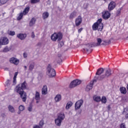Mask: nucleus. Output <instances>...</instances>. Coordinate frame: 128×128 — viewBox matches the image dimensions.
<instances>
[{
	"mask_svg": "<svg viewBox=\"0 0 128 128\" xmlns=\"http://www.w3.org/2000/svg\"><path fill=\"white\" fill-rule=\"evenodd\" d=\"M102 19L100 18L96 22L94 23L92 26V30H98V32H102L104 28V24L102 22Z\"/></svg>",
	"mask_w": 128,
	"mask_h": 128,
	"instance_id": "nucleus-2",
	"label": "nucleus"
},
{
	"mask_svg": "<svg viewBox=\"0 0 128 128\" xmlns=\"http://www.w3.org/2000/svg\"><path fill=\"white\" fill-rule=\"evenodd\" d=\"M104 2L106 1V0H104Z\"/></svg>",
	"mask_w": 128,
	"mask_h": 128,
	"instance_id": "nucleus-51",
	"label": "nucleus"
},
{
	"mask_svg": "<svg viewBox=\"0 0 128 128\" xmlns=\"http://www.w3.org/2000/svg\"><path fill=\"white\" fill-rule=\"evenodd\" d=\"M66 116L62 112H60L58 114L57 118L55 119V124L58 126H60L62 125V120H64Z\"/></svg>",
	"mask_w": 128,
	"mask_h": 128,
	"instance_id": "nucleus-3",
	"label": "nucleus"
},
{
	"mask_svg": "<svg viewBox=\"0 0 128 128\" xmlns=\"http://www.w3.org/2000/svg\"><path fill=\"white\" fill-rule=\"evenodd\" d=\"M81 83H82V81H80L79 80H74L71 82L70 87V88H76V86H78V84H80Z\"/></svg>",
	"mask_w": 128,
	"mask_h": 128,
	"instance_id": "nucleus-8",
	"label": "nucleus"
},
{
	"mask_svg": "<svg viewBox=\"0 0 128 128\" xmlns=\"http://www.w3.org/2000/svg\"><path fill=\"white\" fill-rule=\"evenodd\" d=\"M96 82V80H94L93 81H91L90 82V84L86 86V92H90V90H92V86H94V82Z\"/></svg>",
	"mask_w": 128,
	"mask_h": 128,
	"instance_id": "nucleus-13",
	"label": "nucleus"
},
{
	"mask_svg": "<svg viewBox=\"0 0 128 128\" xmlns=\"http://www.w3.org/2000/svg\"><path fill=\"white\" fill-rule=\"evenodd\" d=\"M34 66H35L34 62H32L30 64L29 66V70L30 71L32 70L34 68Z\"/></svg>",
	"mask_w": 128,
	"mask_h": 128,
	"instance_id": "nucleus-29",
	"label": "nucleus"
},
{
	"mask_svg": "<svg viewBox=\"0 0 128 128\" xmlns=\"http://www.w3.org/2000/svg\"><path fill=\"white\" fill-rule=\"evenodd\" d=\"M28 84L26 82L24 81L23 83L18 84L16 88V90L18 94H19L22 102L26 100V93L24 92V90H26Z\"/></svg>",
	"mask_w": 128,
	"mask_h": 128,
	"instance_id": "nucleus-1",
	"label": "nucleus"
},
{
	"mask_svg": "<svg viewBox=\"0 0 128 128\" xmlns=\"http://www.w3.org/2000/svg\"><path fill=\"white\" fill-rule=\"evenodd\" d=\"M126 118H128V113L126 115Z\"/></svg>",
	"mask_w": 128,
	"mask_h": 128,
	"instance_id": "nucleus-49",
	"label": "nucleus"
},
{
	"mask_svg": "<svg viewBox=\"0 0 128 128\" xmlns=\"http://www.w3.org/2000/svg\"><path fill=\"white\" fill-rule=\"evenodd\" d=\"M82 104H84V100H78L75 104V110H80Z\"/></svg>",
	"mask_w": 128,
	"mask_h": 128,
	"instance_id": "nucleus-9",
	"label": "nucleus"
},
{
	"mask_svg": "<svg viewBox=\"0 0 128 128\" xmlns=\"http://www.w3.org/2000/svg\"><path fill=\"white\" fill-rule=\"evenodd\" d=\"M51 40L52 42H60L62 39V34L60 32L58 33L54 32L51 36Z\"/></svg>",
	"mask_w": 128,
	"mask_h": 128,
	"instance_id": "nucleus-4",
	"label": "nucleus"
},
{
	"mask_svg": "<svg viewBox=\"0 0 128 128\" xmlns=\"http://www.w3.org/2000/svg\"><path fill=\"white\" fill-rule=\"evenodd\" d=\"M10 64H15L16 66H18V64H20V60H18V58H12L10 60Z\"/></svg>",
	"mask_w": 128,
	"mask_h": 128,
	"instance_id": "nucleus-11",
	"label": "nucleus"
},
{
	"mask_svg": "<svg viewBox=\"0 0 128 128\" xmlns=\"http://www.w3.org/2000/svg\"><path fill=\"white\" fill-rule=\"evenodd\" d=\"M42 94L43 96H46L48 94V86L46 85L44 86L42 90Z\"/></svg>",
	"mask_w": 128,
	"mask_h": 128,
	"instance_id": "nucleus-16",
	"label": "nucleus"
},
{
	"mask_svg": "<svg viewBox=\"0 0 128 128\" xmlns=\"http://www.w3.org/2000/svg\"><path fill=\"white\" fill-rule=\"evenodd\" d=\"M46 74L50 78H54V76H56V70L52 68L50 64H49L48 66Z\"/></svg>",
	"mask_w": 128,
	"mask_h": 128,
	"instance_id": "nucleus-5",
	"label": "nucleus"
},
{
	"mask_svg": "<svg viewBox=\"0 0 128 128\" xmlns=\"http://www.w3.org/2000/svg\"><path fill=\"white\" fill-rule=\"evenodd\" d=\"M82 28H80L78 30V32H82Z\"/></svg>",
	"mask_w": 128,
	"mask_h": 128,
	"instance_id": "nucleus-44",
	"label": "nucleus"
},
{
	"mask_svg": "<svg viewBox=\"0 0 128 128\" xmlns=\"http://www.w3.org/2000/svg\"><path fill=\"white\" fill-rule=\"evenodd\" d=\"M124 112H128V108H124Z\"/></svg>",
	"mask_w": 128,
	"mask_h": 128,
	"instance_id": "nucleus-43",
	"label": "nucleus"
},
{
	"mask_svg": "<svg viewBox=\"0 0 128 128\" xmlns=\"http://www.w3.org/2000/svg\"><path fill=\"white\" fill-rule=\"evenodd\" d=\"M31 36L32 38H34V36H36L34 35V32H32Z\"/></svg>",
	"mask_w": 128,
	"mask_h": 128,
	"instance_id": "nucleus-40",
	"label": "nucleus"
},
{
	"mask_svg": "<svg viewBox=\"0 0 128 128\" xmlns=\"http://www.w3.org/2000/svg\"><path fill=\"white\" fill-rule=\"evenodd\" d=\"M18 114H20V112H18Z\"/></svg>",
	"mask_w": 128,
	"mask_h": 128,
	"instance_id": "nucleus-52",
	"label": "nucleus"
},
{
	"mask_svg": "<svg viewBox=\"0 0 128 128\" xmlns=\"http://www.w3.org/2000/svg\"><path fill=\"white\" fill-rule=\"evenodd\" d=\"M62 100V96L60 94H57L54 98V100L56 102H60Z\"/></svg>",
	"mask_w": 128,
	"mask_h": 128,
	"instance_id": "nucleus-19",
	"label": "nucleus"
},
{
	"mask_svg": "<svg viewBox=\"0 0 128 128\" xmlns=\"http://www.w3.org/2000/svg\"><path fill=\"white\" fill-rule=\"evenodd\" d=\"M30 12V6L26 7L22 12H21L19 14V16L17 18L18 20H20L24 16H26Z\"/></svg>",
	"mask_w": 128,
	"mask_h": 128,
	"instance_id": "nucleus-7",
	"label": "nucleus"
},
{
	"mask_svg": "<svg viewBox=\"0 0 128 128\" xmlns=\"http://www.w3.org/2000/svg\"><path fill=\"white\" fill-rule=\"evenodd\" d=\"M84 50H86V52H88V50L86 48H84Z\"/></svg>",
	"mask_w": 128,
	"mask_h": 128,
	"instance_id": "nucleus-46",
	"label": "nucleus"
},
{
	"mask_svg": "<svg viewBox=\"0 0 128 128\" xmlns=\"http://www.w3.org/2000/svg\"><path fill=\"white\" fill-rule=\"evenodd\" d=\"M18 72H15L14 76L13 78V85L14 86L16 84V76H18Z\"/></svg>",
	"mask_w": 128,
	"mask_h": 128,
	"instance_id": "nucleus-22",
	"label": "nucleus"
},
{
	"mask_svg": "<svg viewBox=\"0 0 128 128\" xmlns=\"http://www.w3.org/2000/svg\"><path fill=\"white\" fill-rule=\"evenodd\" d=\"M102 16L104 20H108L110 18V13L108 11H104L102 13Z\"/></svg>",
	"mask_w": 128,
	"mask_h": 128,
	"instance_id": "nucleus-10",
	"label": "nucleus"
},
{
	"mask_svg": "<svg viewBox=\"0 0 128 128\" xmlns=\"http://www.w3.org/2000/svg\"><path fill=\"white\" fill-rule=\"evenodd\" d=\"M8 70V68H4V70Z\"/></svg>",
	"mask_w": 128,
	"mask_h": 128,
	"instance_id": "nucleus-48",
	"label": "nucleus"
},
{
	"mask_svg": "<svg viewBox=\"0 0 128 128\" xmlns=\"http://www.w3.org/2000/svg\"><path fill=\"white\" fill-rule=\"evenodd\" d=\"M19 110H20V112H22L24 110V106L21 105L19 106Z\"/></svg>",
	"mask_w": 128,
	"mask_h": 128,
	"instance_id": "nucleus-31",
	"label": "nucleus"
},
{
	"mask_svg": "<svg viewBox=\"0 0 128 128\" xmlns=\"http://www.w3.org/2000/svg\"><path fill=\"white\" fill-rule=\"evenodd\" d=\"M17 38L21 40H26V34L22 33L18 34H17Z\"/></svg>",
	"mask_w": 128,
	"mask_h": 128,
	"instance_id": "nucleus-15",
	"label": "nucleus"
},
{
	"mask_svg": "<svg viewBox=\"0 0 128 128\" xmlns=\"http://www.w3.org/2000/svg\"><path fill=\"white\" fill-rule=\"evenodd\" d=\"M120 92L121 94H126V89L124 87H121L120 88Z\"/></svg>",
	"mask_w": 128,
	"mask_h": 128,
	"instance_id": "nucleus-25",
	"label": "nucleus"
},
{
	"mask_svg": "<svg viewBox=\"0 0 128 128\" xmlns=\"http://www.w3.org/2000/svg\"><path fill=\"white\" fill-rule=\"evenodd\" d=\"M48 12H44L42 15L43 20H46V18H48Z\"/></svg>",
	"mask_w": 128,
	"mask_h": 128,
	"instance_id": "nucleus-24",
	"label": "nucleus"
},
{
	"mask_svg": "<svg viewBox=\"0 0 128 128\" xmlns=\"http://www.w3.org/2000/svg\"><path fill=\"white\" fill-rule=\"evenodd\" d=\"M104 44H106V42L104 41Z\"/></svg>",
	"mask_w": 128,
	"mask_h": 128,
	"instance_id": "nucleus-50",
	"label": "nucleus"
},
{
	"mask_svg": "<svg viewBox=\"0 0 128 128\" xmlns=\"http://www.w3.org/2000/svg\"><path fill=\"white\" fill-rule=\"evenodd\" d=\"M82 22V18L81 16H78L75 22L76 26H80Z\"/></svg>",
	"mask_w": 128,
	"mask_h": 128,
	"instance_id": "nucleus-12",
	"label": "nucleus"
},
{
	"mask_svg": "<svg viewBox=\"0 0 128 128\" xmlns=\"http://www.w3.org/2000/svg\"><path fill=\"white\" fill-rule=\"evenodd\" d=\"M72 102H68L66 106V110H70V108H72Z\"/></svg>",
	"mask_w": 128,
	"mask_h": 128,
	"instance_id": "nucleus-23",
	"label": "nucleus"
},
{
	"mask_svg": "<svg viewBox=\"0 0 128 128\" xmlns=\"http://www.w3.org/2000/svg\"><path fill=\"white\" fill-rule=\"evenodd\" d=\"M24 68H25V70H26V68H27L26 66H24Z\"/></svg>",
	"mask_w": 128,
	"mask_h": 128,
	"instance_id": "nucleus-47",
	"label": "nucleus"
},
{
	"mask_svg": "<svg viewBox=\"0 0 128 128\" xmlns=\"http://www.w3.org/2000/svg\"><path fill=\"white\" fill-rule=\"evenodd\" d=\"M115 8L116 2H114V1H112L108 4V10H114V8Z\"/></svg>",
	"mask_w": 128,
	"mask_h": 128,
	"instance_id": "nucleus-14",
	"label": "nucleus"
},
{
	"mask_svg": "<svg viewBox=\"0 0 128 128\" xmlns=\"http://www.w3.org/2000/svg\"><path fill=\"white\" fill-rule=\"evenodd\" d=\"M102 40L100 38H97V42L94 43V44H86V46H88V48H92L94 46H104V43H102Z\"/></svg>",
	"mask_w": 128,
	"mask_h": 128,
	"instance_id": "nucleus-6",
	"label": "nucleus"
},
{
	"mask_svg": "<svg viewBox=\"0 0 128 128\" xmlns=\"http://www.w3.org/2000/svg\"><path fill=\"white\" fill-rule=\"evenodd\" d=\"M8 109L9 112H10L14 113L16 112V110H14V108L12 105H10L8 106Z\"/></svg>",
	"mask_w": 128,
	"mask_h": 128,
	"instance_id": "nucleus-27",
	"label": "nucleus"
},
{
	"mask_svg": "<svg viewBox=\"0 0 128 128\" xmlns=\"http://www.w3.org/2000/svg\"><path fill=\"white\" fill-rule=\"evenodd\" d=\"M100 100L102 104H106V96H102Z\"/></svg>",
	"mask_w": 128,
	"mask_h": 128,
	"instance_id": "nucleus-30",
	"label": "nucleus"
},
{
	"mask_svg": "<svg viewBox=\"0 0 128 128\" xmlns=\"http://www.w3.org/2000/svg\"><path fill=\"white\" fill-rule=\"evenodd\" d=\"M8 34L10 36H14V34H16V32L14 31H9Z\"/></svg>",
	"mask_w": 128,
	"mask_h": 128,
	"instance_id": "nucleus-33",
	"label": "nucleus"
},
{
	"mask_svg": "<svg viewBox=\"0 0 128 128\" xmlns=\"http://www.w3.org/2000/svg\"><path fill=\"white\" fill-rule=\"evenodd\" d=\"M108 110H110V105L108 106Z\"/></svg>",
	"mask_w": 128,
	"mask_h": 128,
	"instance_id": "nucleus-45",
	"label": "nucleus"
},
{
	"mask_svg": "<svg viewBox=\"0 0 128 128\" xmlns=\"http://www.w3.org/2000/svg\"><path fill=\"white\" fill-rule=\"evenodd\" d=\"M10 52V48L6 46L3 50V52Z\"/></svg>",
	"mask_w": 128,
	"mask_h": 128,
	"instance_id": "nucleus-32",
	"label": "nucleus"
},
{
	"mask_svg": "<svg viewBox=\"0 0 128 128\" xmlns=\"http://www.w3.org/2000/svg\"><path fill=\"white\" fill-rule=\"evenodd\" d=\"M24 58H28V54L26 52L24 53Z\"/></svg>",
	"mask_w": 128,
	"mask_h": 128,
	"instance_id": "nucleus-42",
	"label": "nucleus"
},
{
	"mask_svg": "<svg viewBox=\"0 0 128 128\" xmlns=\"http://www.w3.org/2000/svg\"><path fill=\"white\" fill-rule=\"evenodd\" d=\"M35 99L36 100V104H38V102H40V92H38V91H36Z\"/></svg>",
	"mask_w": 128,
	"mask_h": 128,
	"instance_id": "nucleus-17",
	"label": "nucleus"
},
{
	"mask_svg": "<svg viewBox=\"0 0 128 128\" xmlns=\"http://www.w3.org/2000/svg\"><path fill=\"white\" fill-rule=\"evenodd\" d=\"M38 2H40V0H31V4H36Z\"/></svg>",
	"mask_w": 128,
	"mask_h": 128,
	"instance_id": "nucleus-36",
	"label": "nucleus"
},
{
	"mask_svg": "<svg viewBox=\"0 0 128 128\" xmlns=\"http://www.w3.org/2000/svg\"><path fill=\"white\" fill-rule=\"evenodd\" d=\"M33 128H40V126L38 125H34Z\"/></svg>",
	"mask_w": 128,
	"mask_h": 128,
	"instance_id": "nucleus-41",
	"label": "nucleus"
},
{
	"mask_svg": "<svg viewBox=\"0 0 128 128\" xmlns=\"http://www.w3.org/2000/svg\"><path fill=\"white\" fill-rule=\"evenodd\" d=\"M76 16H78V13L76 12V11H74L70 14V18L72 20L74 18H76Z\"/></svg>",
	"mask_w": 128,
	"mask_h": 128,
	"instance_id": "nucleus-18",
	"label": "nucleus"
},
{
	"mask_svg": "<svg viewBox=\"0 0 128 128\" xmlns=\"http://www.w3.org/2000/svg\"><path fill=\"white\" fill-rule=\"evenodd\" d=\"M28 110L29 112H32V106H29V107L28 108Z\"/></svg>",
	"mask_w": 128,
	"mask_h": 128,
	"instance_id": "nucleus-39",
	"label": "nucleus"
},
{
	"mask_svg": "<svg viewBox=\"0 0 128 128\" xmlns=\"http://www.w3.org/2000/svg\"><path fill=\"white\" fill-rule=\"evenodd\" d=\"M112 75V71L110 70V69H107L106 70L105 74H104V77L108 78V76H110Z\"/></svg>",
	"mask_w": 128,
	"mask_h": 128,
	"instance_id": "nucleus-21",
	"label": "nucleus"
},
{
	"mask_svg": "<svg viewBox=\"0 0 128 128\" xmlns=\"http://www.w3.org/2000/svg\"><path fill=\"white\" fill-rule=\"evenodd\" d=\"M93 100L95 102H100V96H94L93 97Z\"/></svg>",
	"mask_w": 128,
	"mask_h": 128,
	"instance_id": "nucleus-26",
	"label": "nucleus"
},
{
	"mask_svg": "<svg viewBox=\"0 0 128 128\" xmlns=\"http://www.w3.org/2000/svg\"><path fill=\"white\" fill-rule=\"evenodd\" d=\"M36 19L34 18H32L30 20V22L29 24L30 26H32L36 24Z\"/></svg>",
	"mask_w": 128,
	"mask_h": 128,
	"instance_id": "nucleus-20",
	"label": "nucleus"
},
{
	"mask_svg": "<svg viewBox=\"0 0 128 128\" xmlns=\"http://www.w3.org/2000/svg\"><path fill=\"white\" fill-rule=\"evenodd\" d=\"M8 0H0V2L2 4H4L6 3Z\"/></svg>",
	"mask_w": 128,
	"mask_h": 128,
	"instance_id": "nucleus-35",
	"label": "nucleus"
},
{
	"mask_svg": "<svg viewBox=\"0 0 128 128\" xmlns=\"http://www.w3.org/2000/svg\"><path fill=\"white\" fill-rule=\"evenodd\" d=\"M102 72H104V68H99L97 72H96V76H100L102 74Z\"/></svg>",
	"mask_w": 128,
	"mask_h": 128,
	"instance_id": "nucleus-28",
	"label": "nucleus"
},
{
	"mask_svg": "<svg viewBox=\"0 0 128 128\" xmlns=\"http://www.w3.org/2000/svg\"><path fill=\"white\" fill-rule=\"evenodd\" d=\"M120 128H126V124H124V123H122L120 124Z\"/></svg>",
	"mask_w": 128,
	"mask_h": 128,
	"instance_id": "nucleus-37",
	"label": "nucleus"
},
{
	"mask_svg": "<svg viewBox=\"0 0 128 128\" xmlns=\"http://www.w3.org/2000/svg\"><path fill=\"white\" fill-rule=\"evenodd\" d=\"M44 121H42V120L40 121V126H44Z\"/></svg>",
	"mask_w": 128,
	"mask_h": 128,
	"instance_id": "nucleus-38",
	"label": "nucleus"
},
{
	"mask_svg": "<svg viewBox=\"0 0 128 128\" xmlns=\"http://www.w3.org/2000/svg\"><path fill=\"white\" fill-rule=\"evenodd\" d=\"M10 80H8L6 82H5V86H10Z\"/></svg>",
	"mask_w": 128,
	"mask_h": 128,
	"instance_id": "nucleus-34",
	"label": "nucleus"
}]
</instances>
